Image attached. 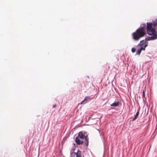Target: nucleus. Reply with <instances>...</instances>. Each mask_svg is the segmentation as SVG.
<instances>
[{"instance_id": "obj_10", "label": "nucleus", "mask_w": 157, "mask_h": 157, "mask_svg": "<svg viewBox=\"0 0 157 157\" xmlns=\"http://www.w3.org/2000/svg\"><path fill=\"white\" fill-rule=\"evenodd\" d=\"M146 27V25L145 23H143L141 25V27L139 28V29H142L144 31H145V29Z\"/></svg>"}, {"instance_id": "obj_5", "label": "nucleus", "mask_w": 157, "mask_h": 157, "mask_svg": "<svg viewBox=\"0 0 157 157\" xmlns=\"http://www.w3.org/2000/svg\"><path fill=\"white\" fill-rule=\"evenodd\" d=\"M75 142L76 144H74V146L75 147L77 146L78 144H82L83 143V140L81 139L77 136L75 138Z\"/></svg>"}, {"instance_id": "obj_13", "label": "nucleus", "mask_w": 157, "mask_h": 157, "mask_svg": "<svg viewBox=\"0 0 157 157\" xmlns=\"http://www.w3.org/2000/svg\"><path fill=\"white\" fill-rule=\"evenodd\" d=\"M145 90H143V97L144 98H145Z\"/></svg>"}, {"instance_id": "obj_11", "label": "nucleus", "mask_w": 157, "mask_h": 157, "mask_svg": "<svg viewBox=\"0 0 157 157\" xmlns=\"http://www.w3.org/2000/svg\"><path fill=\"white\" fill-rule=\"evenodd\" d=\"M139 111H138L137 113H136V115H135L134 118L132 119L133 121H134L137 118L139 115Z\"/></svg>"}, {"instance_id": "obj_7", "label": "nucleus", "mask_w": 157, "mask_h": 157, "mask_svg": "<svg viewBox=\"0 0 157 157\" xmlns=\"http://www.w3.org/2000/svg\"><path fill=\"white\" fill-rule=\"evenodd\" d=\"M144 50V49L142 48H139L137 50L136 54L139 55L142 50Z\"/></svg>"}, {"instance_id": "obj_1", "label": "nucleus", "mask_w": 157, "mask_h": 157, "mask_svg": "<svg viewBox=\"0 0 157 157\" xmlns=\"http://www.w3.org/2000/svg\"><path fill=\"white\" fill-rule=\"evenodd\" d=\"M157 25V19L152 22L147 23L146 29L147 33L149 35L152 36L148 37V40H155L157 38V33L155 29V27Z\"/></svg>"}, {"instance_id": "obj_8", "label": "nucleus", "mask_w": 157, "mask_h": 157, "mask_svg": "<svg viewBox=\"0 0 157 157\" xmlns=\"http://www.w3.org/2000/svg\"><path fill=\"white\" fill-rule=\"evenodd\" d=\"M90 97H89V96H86V97L84 99V100L81 103V104H82L83 102L85 101H88V100H89L90 99Z\"/></svg>"}, {"instance_id": "obj_9", "label": "nucleus", "mask_w": 157, "mask_h": 157, "mask_svg": "<svg viewBox=\"0 0 157 157\" xmlns=\"http://www.w3.org/2000/svg\"><path fill=\"white\" fill-rule=\"evenodd\" d=\"M119 102L118 101L117 102H114L112 104L110 105V106H115L117 107L119 105Z\"/></svg>"}, {"instance_id": "obj_6", "label": "nucleus", "mask_w": 157, "mask_h": 157, "mask_svg": "<svg viewBox=\"0 0 157 157\" xmlns=\"http://www.w3.org/2000/svg\"><path fill=\"white\" fill-rule=\"evenodd\" d=\"M71 157H82L81 152L78 151L77 153L73 152L71 154Z\"/></svg>"}, {"instance_id": "obj_4", "label": "nucleus", "mask_w": 157, "mask_h": 157, "mask_svg": "<svg viewBox=\"0 0 157 157\" xmlns=\"http://www.w3.org/2000/svg\"><path fill=\"white\" fill-rule=\"evenodd\" d=\"M138 46L140 48H142L144 50H145V48L147 46V43L146 40H143L140 41Z\"/></svg>"}, {"instance_id": "obj_3", "label": "nucleus", "mask_w": 157, "mask_h": 157, "mask_svg": "<svg viewBox=\"0 0 157 157\" xmlns=\"http://www.w3.org/2000/svg\"><path fill=\"white\" fill-rule=\"evenodd\" d=\"M77 137H78L80 139L82 140L85 138L86 141L85 144L87 146H88L89 144V138L87 136H85L82 132H79L78 136Z\"/></svg>"}, {"instance_id": "obj_14", "label": "nucleus", "mask_w": 157, "mask_h": 157, "mask_svg": "<svg viewBox=\"0 0 157 157\" xmlns=\"http://www.w3.org/2000/svg\"><path fill=\"white\" fill-rule=\"evenodd\" d=\"M56 105H53V108H55L56 107Z\"/></svg>"}, {"instance_id": "obj_2", "label": "nucleus", "mask_w": 157, "mask_h": 157, "mask_svg": "<svg viewBox=\"0 0 157 157\" xmlns=\"http://www.w3.org/2000/svg\"><path fill=\"white\" fill-rule=\"evenodd\" d=\"M145 34V31H144L142 29L138 28L135 32L132 34V36L134 40H137L140 38L144 36Z\"/></svg>"}, {"instance_id": "obj_12", "label": "nucleus", "mask_w": 157, "mask_h": 157, "mask_svg": "<svg viewBox=\"0 0 157 157\" xmlns=\"http://www.w3.org/2000/svg\"><path fill=\"white\" fill-rule=\"evenodd\" d=\"M132 52L134 53V52H135L136 51V49L135 48H132Z\"/></svg>"}]
</instances>
